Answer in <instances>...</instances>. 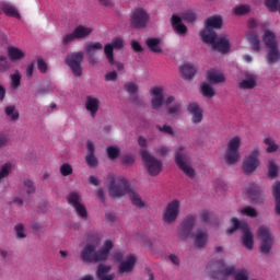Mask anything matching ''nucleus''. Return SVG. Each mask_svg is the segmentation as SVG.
I'll return each mask as SVG.
<instances>
[{
	"mask_svg": "<svg viewBox=\"0 0 280 280\" xmlns=\"http://www.w3.org/2000/svg\"><path fill=\"white\" fill-rule=\"evenodd\" d=\"M88 242L80 254V259L83 264H100V261H106L113 250V241L106 240L101 249L97 250L100 242H102V235L97 232H90L84 236Z\"/></svg>",
	"mask_w": 280,
	"mask_h": 280,
	"instance_id": "f257e3e1",
	"label": "nucleus"
},
{
	"mask_svg": "<svg viewBox=\"0 0 280 280\" xmlns=\"http://www.w3.org/2000/svg\"><path fill=\"white\" fill-rule=\"evenodd\" d=\"M107 180H109L108 194L110 198H121L122 196H126V194H129L131 203L135 207H138V209H143V207H145V203L141 200V196L135 192L130 187V182H128V179L108 174Z\"/></svg>",
	"mask_w": 280,
	"mask_h": 280,
	"instance_id": "f03ea898",
	"label": "nucleus"
},
{
	"mask_svg": "<svg viewBox=\"0 0 280 280\" xmlns=\"http://www.w3.org/2000/svg\"><path fill=\"white\" fill-rule=\"evenodd\" d=\"M262 40L267 47L266 60L268 65H276V62H279L280 60V50L277 36H275V33L270 31H265Z\"/></svg>",
	"mask_w": 280,
	"mask_h": 280,
	"instance_id": "7ed1b4c3",
	"label": "nucleus"
},
{
	"mask_svg": "<svg viewBox=\"0 0 280 280\" xmlns=\"http://www.w3.org/2000/svg\"><path fill=\"white\" fill-rule=\"evenodd\" d=\"M233 228L226 230V235H233L237 229L243 233V246L247 248V250H253V246H255V241L253 240V232L248 228V223L245 221H240L237 218H232Z\"/></svg>",
	"mask_w": 280,
	"mask_h": 280,
	"instance_id": "20e7f679",
	"label": "nucleus"
},
{
	"mask_svg": "<svg viewBox=\"0 0 280 280\" xmlns=\"http://www.w3.org/2000/svg\"><path fill=\"white\" fill-rule=\"evenodd\" d=\"M240 148H242V138L234 136L228 142V149L225 151V163L228 165H235L240 161Z\"/></svg>",
	"mask_w": 280,
	"mask_h": 280,
	"instance_id": "39448f33",
	"label": "nucleus"
},
{
	"mask_svg": "<svg viewBox=\"0 0 280 280\" xmlns=\"http://www.w3.org/2000/svg\"><path fill=\"white\" fill-rule=\"evenodd\" d=\"M142 161L150 176H159L163 170V162L154 158L147 150L141 151Z\"/></svg>",
	"mask_w": 280,
	"mask_h": 280,
	"instance_id": "423d86ee",
	"label": "nucleus"
},
{
	"mask_svg": "<svg viewBox=\"0 0 280 280\" xmlns=\"http://www.w3.org/2000/svg\"><path fill=\"white\" fill-rule=\"evenodd\" d=\"M257 235L261 240L259 247L260 253L262 255H268L272 250V244H275L272 232H270V229L261 225L258 228Z\"/></svg>",
	"mask_w": 280,
	"mask_h": 280,
	"instance_id": "0eeeda50",
	"label": "nucleus"
},
{
	"mask_svg": "<svg viewBox=\"0 0 280 280\" xmlns=\"http://www.w3.org/2000/svg\"><path fill=\"white\" fill-rule=\"evenodd\" d=\"M202 42L207 45H211L212 49H214V51H219L220 54H229V51L231 50V43L229 42V38H226V36L218 37L217 34L207 37V35H205Z\"/></svg>",
	"mask_w": 280,
	"mask_h": 280,
	"instance_id": "6e6552de",
	"label": "nucleus"
},
{
	"mask_svg": "<svg viewBox=\"0 0 280 280\" xmlns=\"http://www.w3.org/2000/svg\"><path fill=\"white\" fill-rule=\"evenodd\" d=\"M175 163L186 174L189 178H194L196 176V171L187 163H189V158L187 156V152H185L184 147H179L175 152Z\"/></svg>",
	"mask_w": 280,
	"mask_h": 280,
	"instance_id": "1a4fd4ad",
	"label": "nucleus"
},
{
	"mask_svg": "<svg viewBox=\"0 0 280 280\" xmlns=\"http://www.w3.org/2000/svg\"><path fill=\"white\" fill-rule=\"evenodd\" d=\"M84 60V52L77 51L67 56L66 65L72 71L75 78H82V62Z\"/></svg>",
	"mask_w": 280,
	"mask_h": 280,
	"instance_id": "9d476101",
	"label": "nucleus"
},
{
	"mask_svg": "<svg viewBox=\"0 0 280 280\" xmlns=\"http://www.w3.org/2000/svg\"><path fill=\"white\" fill-rule=\"evenodd\" d=\"M214 30H222V16L220 15H212L206 20L205 30L200 32L201 40L205 39V36L208 38L215 36Z\"/></svg>",
	"mask_w": 280,
	"mask_h": 280,
	"instance_id": "9b49d317",
	"label": "nucleus"
},
{
	"mask_svg": "<svg viewBox=\"0 0 280 280\" xmlns=\"http://www.w3.org/2000/svg\"><path fill=\"white\" fill-rule=\"evenodd\" d=\"M179 213H180V201L175 199L167 203L163 212V221L166 222V224H172L173 222H176Z\"/></svg>",
	"mask_w": 280,
	"mask_h": 280,
	"instance_id": "f8f14e48",
	"label": "nucleus"
},
{
	"mask_svg": "<svg viewBox=\"0 0 280 280\" xmlns=\"http://www.w3.org/2000/svg\"><path fill=\"white\" fill-rule=\"evenodd\" d=\"M148 21H150V15L143 9H136L130 16L131 27L136 30H141L148 25Z\"/></svg>",
	"mask_w": 280,
	"mask_h": 280,
	"instance_id": "ddd939ff",
	"label": "nucleus"
},
{
	"mask_svg": "<svg viewBox=\"0 0 280 280\" xmlns=\"http://www.w3.org/2000/svg\"><path fill=\"white\" fill-rule=\"evenodd\" d=\"M196 225V217L189 214L187 215L180 225L178 226L179 238L185 241L188 237H191V232Z\"/></svg>",
	"mask_w": 280,
	"mask_h": 280,
	"instance_id": "4468645a",
	"label": "nucleus"
},
{
	"mask_svg": "<svg viewBox=\"0 0 280 280\" xmlns=\"http://www.w3.org/2000/svg\"><path fill=\"white\" fill-rule=\"evenodd\" d=\"M196 225V217L189 214L187 215L180 225L178 226L179 238L185 241L188 237H191V232Z\"/></svg>",
	"mask_w": 280,
	"mask_h": 280,
	"instance_id": "2eb2a0df",
	"label": "nucleus"
},
{
	"mask_svg": "<svg viewBox=\"0 0 280 280\" xmlns=\"http://www.w3.org/2000/svg\"><path fill=\"white\" fill-rule=\"evenodd\" d=\"M257 167H259V150L254 149L243 162V172L244 174H253Z\"/></svg>",
	"mask_w": 280,
	"mask_h": 280,
	"instance_id": "dca6fc26",
	"label": "nucleus"
},
{
	"mask_svg": "<svg viewBox=\"0 0 280 280\" xmlns=\"http://www.w3.org/2000/svg\"><path fill=\"white\" fill-rule=\"evenodd\" d=\"M67 200L69 205L73 206L77 214L83 220H86L89 213L86 212V207L80 202V194L77 191H72L67 196Z\"/></svg>",
	"mask_w": 280,
	"mask_h": 280,
	"instance_id": "f3484780",
	"label": "nucleus"
},
{
	"mask_svg": "<svg viewBox=\"0 0 280 280\" xmlns=\"http://www.w3.org/2000/svg\"><path fill=\"white\" fill-rule=\"evenodd\" d=\"M124 47V39L114 38L110 44H106L104 47V54L109 65H115V49H121Z\"/></svg>",
	"mask_w": 280,
	"mask_h": 280,
	"instance_id": "a211bd4d",
	"label": "nucleus"
},
{
	"mask_svg": "<svg viewBox=\"0 0 280 280\" xmlns=\"http://www.w3.org/2000/svg\"><path fill=\"white\" fill-rule=\"evenodd\" d=\"M217 268V277H231L235 275V266H228L222 259L214 264Z\"/></svg>",
	"mask_w": 280,
	"mask_h": 280,
	"instance_id": "6ab92c4d",
	"label": "nucleus"
},
{
	"mask_svg": "<svg viewBox=\"0 0 280 280\" xmlns=\"http://www.w3.org/2000/svg\"><path fill=\"white\" fill-rule=\"evenodd\" d=\"M137 265V257L135 255L127 256L126 260L121 261L118 271L120 275H128V272H132L135 270V266Z\"/></svg>",
	"mask_w": 280,
	"mask_h": 280,
	"instance_id": "aec40b11",
	"label": "nucleus"
},
{
	"mask_svg": "<svg viewBox=\"0 0 280 280\" xmlns=\"http://www.w3.org/2000/svg\"><path fill=\"white\" fill-rule=\"evenodd\" d=\"M207 242H209V232H207V230L198 229L194 237L195 248H205Z\"/></svg>",
	"mask_w": 280,
	"mask_h": 280,
	"instance_id": "412c9836",
	"label": "nucleus"
},
{
	"mask_svg": "<svg viewBox=\"0 0 280 280\" xmlns=\"http://www.w3.org/2000/svg\"><path fill=\"white\" fill-rule=\"evenodd\" d=\"M113 270V266L98 264L96 268V277L98 280H115V273H108Z\"/></svg>",
	"mask_w": 280,
	"mask_h": 280,
	"instance_id": "4be33fe9",
	"label": "nucleus"
},
{
	"mask_svg": "<svg viewBox=\"0 0 280 280\" xmlns=\"http://www.w3.org/2000/svg\"><path fill=\"white\" fill-rule=\"evenodd\" d=\"M85 108L91 114V117L95 118L97 110H100V98L88 95L85 98Z\"/></svg>",
	"mask_w": 280,
	"mask_h": 280,
	"instance_id": "5701e85b",
	"label": "nucleus"
},
{
	"mask_svg": "<svg viewBox=\"0 0 280 280\" xmlns=\"http://www.w3.org/2000/svg\"><path fill=\"white\" fill-rule=\"evenodd\" d=\"M152 95V108L158 110L160 106H163V88L154 86L151 89Z\"/></svg>",
	"mask_w": 280,
	"mask_h": 280,
	"instance_id": "b1692460",
	"label": "nucleus"
},
{
	"mask_svg": "<svg viewBox=\"0 0 280 280\" xmlns=\"http://www.w3.org/2000/svg\"><path fill=\"white\" fill-rule=\"evenodd\" d=\"M88 154L85 156V162L89 167H97V158H95V144L93 141L89 140L86 142Z\"/></svg>",
	"mask_w": 280,
	"mask_h": 280,
	"instance_id": "393cba45",
	"label": "nucleus"
},
{
	"mask_svg": "<svg viewBox=\"0 0 280 280\" xmlns=\"http://www.w3.org/2000/svg\"><path fill=\"white\" fill-rule=\"evenodd\" d=\"M171 25L179 36H185L187 34V26L183 24V19L178 15H173L171 18Z\"/></svg>",
	"mask_w": 280,
	"mask_h": 280,
	"instance_id": "a878e982",
	"label": "nucleus"
},
{
	"mask_svg": "<svg viewBox=\"0 0 280 280\" xmlns=\"http://www.w3.org/2000/svg\"><path fill=\"white\" fill-rule=\"evenodd\" d=\"M246 194L254 202H261L264 200L261 188L257 184H249Z\"/></svg>",
	"mask_w": 280,
	"mask_h": 280,
	"instance_id": "bb28decb",
	"label": "nucleus"
},
{
	"mask_svg": "<svg viewBox=\"0 0 280 280\" xmlns=\"http://www.w3.org/2000/svg\"><path fill=\"white\" fill-rule=\"evenodd\" d=\"M188 113L192 115V124H200L202 121V109L197 103L188 105Z\"/></svg>",
	"mask_w": 280,
	"mask_h": 280,
	"instance_id": "cd10ccee",
	"label": "nucleus"
},
{
	"mask_svg": "<svg viewBox=\"0 0 280 280\" xmlns=\"http://www.w3.org/2000/svg\"><path fill=\"white\" fill-rule=\"evenodd\" d=\"M145 45L153 54H163V48H161V38L149 37L145 39Z\"/></svg>",
	"mask_w": 280,
	"mask_h": 280,
	"instance_id": "c85d7f7f",
	"label": "nucleus"
},
{
	"mask_svg": "<svg viewBox=\"0 0 280 280\" xmlns=\"http://www.w3.org/2000/svg\"><path fill=\"white\" fill-rule=\"evenodd\" d=\"M102 49H104V45H102V43L98 42L86 45L85 51L90 57V62H92V65H95L96 62V60L93 58V56H95V51H100Z\"/></svg>",
	"mask_w": 280,
	"mask_h": 280,
	"instance_id": "c756f323",
	"label": "nucleus"
},
{
	"mask_svg": "<svg viewBox=\"0 0 280 280\" xmlns=\"http://www.w3.org/2000/svg\"><path fill=\"white\" fill-rule=\"evenodd\" d=\"M224 80H225L224 74H222L220 71L210 70L207 72V81L210 84H222Z\"/></svg>",
	"mask_w": 280,
	"mask_h": 280,
	"instance_id": "7c9ffc66",
	"label": "nucleus"
},
{
	"mask_svg": "<svg viewBox=\"0 0 280 280\" xmlns=\"http://www.w3.org/2000/svg\"><path fill=\"white\" fill-rule=\"evenodd\" d=\"M179 71H180L182 78H184V80H192L194 75H196L198 70L196 69V67H194L189 63H185L179 68Z\"/></svg>",
	"mask_w": 280,
	"mask_h": 280,
	"instance_id": "2f4dec72",
	"label": "nucleus"
},
{
	"mask_svg": "<svg viewBox=\"0 0 280 280\" xmlns=\"http://www.w3.org/2000/svg\"><path fill=\"white\" fill-rule=\"evenodd\" d=\"M74 36H77V40H82V38H89L91 34H93V28L84 25H79L74 30Z\"/></svg>",
	"mask_w": 280,
	"mask_h": 280,
	"instance_id": "473e14b6",
	"label": "nucleus"
},
{
	"mask_svg": "<svg viewBox=\"0 0 280 280\" xmlns=\"http://www.w3.org/2000/svg\"><path fill=\"white\" fill-rule=\"evenodd\" d=\"M8 56L10 60L15 61V60H23L25 58V52L14 46H9L8 47Z\"/></svg>",
	"mask_w": 280,
	"mask_h": 280,
	"instance_id": "72a5a7b5",
	"label": "nucleus"
},
{
	"mask_svg": "<svg viewBox=\"0 0 280 280\" xmlns=\"http://www.w3.org/2000/svg\"><path fill=\"white\" fill-rule=\"evenodd\" d=\"M272 194L276 200V213L277 215H280V182L273 184Z\"/></svg>",
	"mask_w": 280,
	"mask_h": 280,
	"instance_id": "f704fd0d",
	"label": "nucleus"
},
{
	"mask_svg": "<svg viewBox=\"0 0 280 280\" xmlns=\"http://www.w3.org/2000/svg\"><path fill=\"white\" fill-rule=\"evenodd\" d=\"M247 40L252 45V49H254V51H260L261 50L259 37L255 33H249L247 35Z\"/></svg>",
	"mask_w": 280,
	"mask_h": 280,
	"instance_id": "c9c22d12",
	"label": "nucleus"
},
{
	"mask_svg": "<svg viewBox=\"0 0 280 280\" xmlns=\"http://www.w3.org/2000/svg\"><path fill=\"white\" fill-rule=\"evenodd\" d=\"M200 91L203 97H208V100H211V97H215V90H213V88L208 83H202Z\"/></svg>",
	"mask_w": 280,
	"mask_h": 280,
	"instance_id": "e433bc0d",
	"label": "nucleus"
},
{
	"mask_svg": "<svg viewBox=\"0 0 280 280\" xmlns=\"http://www.w3.org/2000/svg\"><path fill=\"white\" fill-rule=\"evenodd\" d=\"M2 10L7 16H14L15 19H21V14L16 10V8L10 5V4H4L2 7Z\"/></svg>",
	"mask_w": 280,
	"mask_h": 280,
	"instance_id": "4c0bfd02",
	"label": "nucleus"
},
{
	"mask_svg": "<svg viewBox=\"0 0 280 280\" xmlns=\"http://www.w3.org/2000/svg\"><path fill=\"white\" fill-rule=\"evenodd\" d=\"M238 86L243 90L255 89V86H257V81H255L254 78L245 79L238 83Z\"/></svg>",
	"mask_w": 280,
	"mask_h": 280,
	"instance_id": "58836bf2",
	"label": "nucleus"
},
{
	"mask_svg": "<svg viewBox=\"0 0 280 280\" xmlns=\"http://www.w3.org/2000/svg\"><path fill=\"white\" fill-rule=\"evenodd\" d=\"M268 175L269 178H277L279 175V166H277V163H275L273 160H270L268 163Z\"/></svg>",
	"mask_w": 280,
	"mask_h": 280,
	"instance_id": "ea45409f",
	"label": "nucleus"
},
{
	"mask_svg": "<svg viewBox=\"0 0 280 280\" xmlns=\"http://www.w3.org/2000/svg\"><path fill=\"white\" fill-rule=\"evenodd\" d=\"M7 117H10L11 121L19 119V112L14 105H10L4 109Z\"/></svg>",
	"mask_w": 280,
	"mask_h": 280,
	"instance_id": "a19ab883",
	"label": "nucleus"
},
{
	"mask_svg": "<svg viewBox=\"0 0 280 280\" xmlns=\"http://www.w3.org/2000/svg\"><path fill=\"white\" fill-rule=\"evenodd\" d=\"M264 143L268 145L267 152L271 154L272 152H277L279 150V145L275 143V140L271 138H265Z\"/></svg>",
	"mask_w": 280,
	"mask_h": 280,
	"instance_id": "79ce46f5",
	"label": "nucleus"
},
{
	"mask_svg": "<svg viewBox=\"0 0 280 280\" xmlns=\"http://www.w3.org/2000/svg\"><path fill=\"white\" fill-rule=\"evenodd\" d=\"M242 215H247V218H257V210L250 206L241 209Z\"/></svg>",
	"mask_w": 280,
	"mask_h": 280,
	"instance_id": "37998d69",
	"label": "nucleus"
},
{
	"mask_svg": "<svg viewBox=\"0 0 280 280\" xmlns=\"http://www.w3.org/2000/svg\"><path fill=\"white\" fill-rule=\"evenodd\" d=\"M10 78L12 89H19V86H21V73L16 71L15 73L11 74Z\"/></svg>",
	"mask_w": 280,
	"mask_h": 280,
	"instance_id": "c03bdc74",
	"label": "nucleus"
},
{
	"mask_svg": "<svg viewBox=\"0 0 280 280\" xmlns=\"http://www.w3.org/2000/svg\"><path fill=\"white\" fill-rule=\"evenodd\" d=\"M0 71L1 73H5V71H10V61L5 56H0Z\"/></svg>",
	"mask_w": 280,
	"mask_h": 280,
	"instance_id": "a18cd8bd",
	"label": "nucleus"
},
{
	"mask_svg": "<svg viewBox=\"0 0 280 280\" xmlns=\"http://www.w3.org/2000/svg\"><path fill=\"white\" fill-rule=\"evenodd\" d=\"M61 176H71L73 174V166L69 163H65L60 166Z\"/></svg>",
	"mask_w": 280,
	"mask_h": 280,
	"instance_id": "49530a36",
	"label": "nucleus"
},
{
	"mask_svg": "<svg viewBox=\"0 0 280 280\" xmlns=\"http://www.w3.org/2000/svg\"><path fill=\"white\" fill-rule=\"evenodd\" d=\"M73 40H78V37L75 36L74 31H72L71 33L66 34L62 37L61 43H62V45H70V43H73Z\"/></svg>",
	"mask_w": 280,
	"mask_h": 280,
	"instance_id": "de8ad7c7",
	"label": "nucleus"
},
{
	"mask_svg": "<svg viewBox=\"0 0 280 280\" xmlns=\"http://www.w3.org/2000/svg\"><path fill=\"white\" fill-rule=\"evenodd\" d=\"M14 231H15L16 237H19V240H25V237H26L25 225H23L22 223H19L14 226Z\"/></svg>",
	"mask_w": 280,
	"mask_h": 280,
	"instance_id": "09e8293b",
	"label": "nucleus"
},
{
	"mask_svg": "<svg viewBox=\"0 0 280 280\" xmlns=\"http://www.w3.org/2000/svg\"><path fill=\"white\" fill-rule=\"evenodd\" d=\"M183 21H187V23H194L196 21L197 16L194 11H186L182 13Z\"/></svg>",
	"mask_w": 280,
	"mask_h": 280,
	"instance_id": "8fccbe9b",
	"label": "nucleus"
},
{
	"mask_svg": "<svg viewBox=\"0 0 280 280\" xmlns=\"http://www.w3.org/2000/svg\"><path fill=\"white\" fill-rule=\"evenodd\" d=\"M107 155L112 161H115L119 156V148L107 147Z\"/></svg>",
	"mask_w": 280,
	"mask_h": 280,
	"instance_id": "3c124183",
	"label": "nucleus"
},
{
	"mask_svg": "<svg viewBox=\"0 0 280 280\" xmlns=\"http://www.w3.org/2000/svg\"><path fill=\"white\" fill-rule=\"evenodd\" d=\"M180 103H175L173 106L168 107L167 113L172 115V117H176L180 115Z\"/></svg>",
	"mask_w": 280,
	"mask_h": 280,
	"instance_id": "603ef678",
	"label": "nucleus"
},
{
	"mask_svg": "<svg viewBox=\"0 0 280 280\" xmlns=\"http://www.w3.org/2000/svg\"><path fill=\"white\" fill-rule=\"evenodd\" d=\"M248 12H250V7L245 4L234 8V14H237L238 16L242 14H248Z\"/></svg>",
	"mask_w": 280,
	"mask_h": 280,
	"instance_id": "864d4df0",
	"label": "nucleus"
},
{
	"mask_svg": "<svg viewBox=\"0 0 280 280\" xmlns=\"http://www.w3.org/2000/svg\"><path fill=\"white\" fill-rule=\"evenodd\" d=\"M125 91H127V93H129L130 95H135V93L139 91V86L136 83L128 82L125 84Z\"/></svg>",
	"mask_w": 280,
	"mask_h": 280,
	"instance_id": "5fc2aeb1",
	"label": "nucleus"
},
{
	"mask_svg": "<svg viewBox=\"0 0 280 280\" xmlns=\"http://www.w3.org/2000/svg\"><path fill=\"white\" fill-rule=\"evenodd\" d=\"M24 187L26 189V194L30 196V194H34L36 191V187L34 186V182L30 179L24 180Z\"/></svg>",
	"mask_w": 280,
	"mask_h": 280,
	"instance_id": "6e6d98bb",
	"label": "nucleus"
},
{
	"mask_svg": "<svg viewBox=\"0 0 280 280\" xmlns=\"http://www.w3.org/2000/svg\"><path fill=\"white\" fill-rule=\"evenodd\" d=\"M10 170H12V165H10L8 163L2 165V167L0 170V178H7V176L10 175Z\"/></svg>",
	"mask_w": 280,
	"mask_h": 280,
	"instance_id": "4d7b16f0",
	"label": "nucleus"
},
{
	"mask_svg": "<svg viewBox=\"0 0 280 280\" xmlns=\"http://www.w3.org/2000/svg\"><path fill=\"white\" fill-rule=\"evenodd\" d=\"M212 213L209 212L208 210H203L201 213H200V220L201 222H205L206 224H209L211 218H212Z\"/></svg>",
	"mask_w": 280,
	"mask_h": 280,
	"instance_id": "13d9d810",
	"label": "nucleus"
},
{
	"mask_svg": "<svg viewBox=\"0 0 280 280\" xmlns=\"http://www.w3.org/2000/svg\"><path fill=\"white\" fill-rule=\"evenodd\" d=\"M234 280H248V270L243 269L235 273Z\"/></svg>",
	"mask_w": 280,
	"mask_h": 280,
	"instance_id": "bf43d9fd",
	"label": "nucleus"
},
{
	"mask_svg": "<svg viewBox=\"0 0 280 280\" xmlns=\"http://www.w3.org/2000/svg\"><path fill=\"white\" fill-rule=\"evenodd\" d=\"M37 69L40 73H45L47 71V62H45V59H37Z\"/></svg>",
	"mask_w": 280,
	"mask_h": 280,
	"instance_id": "052dcab7",
	"label": "nucleus"
},
{
	"mask_svg": "<svg viewBox=\"0 0 280 280\" xmlns=\"http://www.w3.org/2000/svg\"><path fill=\"white\" fill-rule=\"evenodd\" d=\"M156 128L160 132H164V135H174V129H172V126L164 125L161 127L158 125Z\"/></svg>",
	"mask_w": 280,
	"mask_h": 280,
	"instance_id": "680f3d73",
	"label": "nucleus"
},
{
	"mask_svg": "<svg viewBox=\"0 0 280 280\" xmlns=\"http://www.w3.org/2000/svg\"><path fill=\"white\" fill-rule=\"evenodd\" d=\"M131 47L137 54H141V51H143V47H141V44H139L137 40L131 42Z\"/></svg>",
	"mask_w": 280,
	"mask_h": 280,
	"instance_id": "e2e57ef3",
	"label": "nucleus"
},
{
	"mask_svg": "<svg viewBox=\"0 0 280 280\" xmlns=\"http://www.w3.org/2000/svg\"><path fill=\"white\" fill-rule=\"evenodd\" d=\"M105 80H106L107 82H115V80H117V72H115V71L108 72V73L105 75Z\"/></svg>",
	"mask_w": 280,
	"mask_h": 280,
	"instance_id": "0e129e2a",
	"label": "nucleus"
},
{
	"mask_svg": "<svg viewBox=\"0 0 280 280\" xmlns=\"http://www.w3.org/2000/svg\"><path fill=\"white\" fill-rule=\"evenodd\" d=\"M124 165H132L135 163V158L132 155H125L122 158Z\"/></svg>",
	"mask_w": 280,
	"mask_h": 280,
	"instance_id": "69168bd1",
	"label": "nucleus"
},
{
	"mask_svg": "<svg viewBox=\"0 0 280 280\" xmlns=\"http://www.w3.org/2000/svg\"><path fill=\"white\" fill-rule=\"evenodd\" d=\"M114 259L115 261H119L121 264V261H124V252L122 250L116 252L114 255Z\"/></svg>",
	"mask_w": 280,
	"mask_h": 280,
	"instance_id": "338daca9",
	"label": "nucleus"
},
{
	"mask_svg": "<svg viewBox=\"0 0 280 280\" xmlns=\"http://www.w3.org/2000/svg\"><path fill=\"white\" fill-rule=\"evenodd\" d=\"M27 78H32L34 75V63H30L26 68Z\"/></svg>",
	"mask_w": 280,
	"mask_h": 280,
	"instance_id": "774afa93",
	"label": "nucleus"
}]
</instances>
